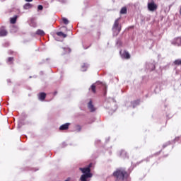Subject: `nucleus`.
<instances>
[{"instance_id":"obj_10","label":"nucleus","mask_w":181,"mask_h":181,"mask_svg":"<svg viewBox=\"0 0 181 181\" xmlns=\"http://www.w3.org/2000/svg\"><path fill=\"white\" fill-rule=\"evenodd\" d=\"M38 98L40 101H44L45 98H46V94L45 93H40L38 95Z\"/></svg>"},{"instance_id":"obj_30","label":"nucleus","mask_w":181,"mask_h":181,"mask_svg":"<svg viewBox=\"0 0 181 181\" xmlns=\"http://www.w3.org/2000/svg\"><path fill=\"white\" fill-rule=\"evenodd\" d=\"M30 26H33L34 28L36 26V24H32V23H30Z\"/></svg>"},{"instance_id":"obj_21","label":"nucleus","mask_w":181,"mask_h":181,"mask_svg":"<svg viewBox=\"0 0 181 181\" xmlns=\"http://www.w3.org/2000/svg\"><path fill=\"white\" fill-rule=\"evenodd\" d=\"M63 49H64L65 53H70V52H71V49L69 47H64Z\"/></svg>"},{"instance_id":"obj_6","label":"nucleus","mask_w":181,"mask_h":181,"mask_svg":"<svg viewBox=\"0 0 181 181\" xmlns=\"http://www.w3.org/2000/svg\"><path fill=\"white\" fill-rule=\"evenodd\" d=\"M172 45H174V46H181V38L177 37L174 39L172 42Z\"/></svg>"},{"instance_id":"obj_1","label":"nucleus","mask_w":181,"mask_h":181,"mask_svg":"<svg viewBox=\"0 0 181 181\" xmlns=\"http://www.w3.org/2000/svg\"><path fill=\"white\" fill-rule=\"evenodd\" d=\"M113 176L117 181H127V179H128V173L124 168L117 169L113 173Z\"/></svg>"},{"instance_id":"obj_16","label":"nucleus","mask_w":181,"mask_h":181,"mask_svg":"<svg viewBox=\"0 0 181 181\" xmlns=\"http://www.w3.org/2000/svg\"><path fill=\"white\" fill-rule=\"evenodd\" d=\"M24 9H30V8H32V4H30V3H27L23 6Z\"/></svg>"},{"instance_id":"obj_27","label":"nucleus","mask_w":181,"mask_h":181,"mask_svg":"<svg viewBox=\"0 0 181 181\" xmlns=\"http://www.w3.org/2000/svg\"><path fill=\"white\" fill-rule=\"evenodd\" d=\"M77 129L78 132H80L81 131V127L77 126V129Z\"/></svg>"},{"instance_id":"obj_33","label":"nucleus","mask_w":181,"mask_h":181,"mask_svg":"<svg viewBox=\"0 0 181 181\" xmlns=\"http://www.w3.org/2000/svg\"><path fill=\"white\" fill-rule=\"evenodd\" d=\"M62 145H64V146H66V143H63Z\"/></svg>"},{"instance_id":"obj_17","label":"nucleus","mask_w":181,"mask_h":181,"mask_svg":"<svg viewBox=\"0 0 181 181\" xmlns=\"http://www.w3.org/2000/svg\"><path fill=\"white\" fill-rule=\"evenodd\" d=\"M127 13V7H122L120 10L121 15H125Z\"/></svg>"},{"instance_id":"obj_11","label":"nucleus","mask_w":181,"mask_h":181,"mask_svg":"<svg viewBox=\"0 0 181 181\" xmlns=\"http://www.w3.org/2000/svg\"><path fill=\"white\" fill-rule=\"evenodd\" d=\"M146 69H148V70L152 71L155 69V65L153 64H146Z\"/></svg>"},{"instance_id":"obj_7","label":"nucleus","mask_w":181,"mask_h":181,"mask_svg":"<svg viewBox=\"0 0 181 181\" xmlns=\"http://www.w3.org/2000/svg\"><path fill=\"white\" fill-rule=\"evenodd\" d=\"M88 108L90 111V112H94L95 111V108L94 107V105H93V101L90 100L88 103Z\"/></svg>"},{"instance_id":"obj_24","label":"nucleus","mask_w":181,"mask_h":181,"mask_svg":"<svg viewBox=\"0 0 181 181\" xmlns=\"http://www.w3.org/2000/svg\"><path fill=\"white\" fill-rule=\"evenodd\" d=\"M90 88L92 90V91L93 93H95V84H93L91 86H90Z\"/></svg>"},{"instance_id":"obj_4","label":"nucleus","mask_w":181,"mask_h":181,"mask_svg":"<svg viewBox=\"0 0 181 181\" xmlns=\"http://www.w3.org/2000/svg\"><path fill=\"white\" fill-rule=\"evenodd\" d=\"M148 9L150 12H155L158 9V5L154 1L148 3Z\"/></svg>"},{"instance_id":"obj_32","label":"nucleus","mask_w":181,"mask_h":181,"mask_svg":"<svg viewBox=\"0 0 181 181\" xmlns=\"http://www.w3.org/2000/svg\"><path fill=\"white\" fill-rule=\"evenodd\" d=\"M179 139V137L175 138V141H177Z\"/></svg>"},{"instance_id":"obj_23","label":"nucleus","mask_w":181,"mask_h":181,"mask_svg":"<svg viewBox=\"0 0 181 181\" xmlns=\"http://www.w3.org/2000/svg\"><path fill=\"white\" fill-rule=\"evenodd\" d=\"M62 21L65 25H69V20H67V18H63Z\"/></svg>"},{"instance_id":"obj_2","label":"nucleus","mask_w":181,"mask_h":181,"mask_svg":"<svg viewBox=\"0 0 181 181\" xmlns=\"http://www.w3.org/2000/svg\"><path fill=\"white\" fill-rule=\"evenodd\" d=\"M93 166V163H90L88 167L86 168H80L79 170L83 173L81 176V181H90L88 180V177H93V174H91V169L90 168Z\"/></svg>"},{"instance_id":"obj_36","label":"nucleus","mask_w":181,"mask_h":181,"mask_svg":"<svg viewBox=\"0 0 181 181\" xmlns=\"http://www.w3.org/2000/svg\"><path fill=\"white\" fill-rule=\"evenodd\" d=\"M97 142H100V140L96 141H95V144H97Z\"/></svg>"},{"instance_id":"obj_37","label":"nucleus","mask_w":181,"mask_h":181,"mask_svg":"<svg viewBox=\"0 0 181 181\" xmlns=\"http://www.w3.org/2000/svg\"><path fill=\"white\" fill-rule=\"evenodd\" d=\"M9 83V80L7 81Z\"/></svg>"},{"instance_id":"obj_18","label":"nucleus","mask_w":181,"mask_h":181,"mask_svg":"<svg viewBox=\"0 0 181 181\" xmlns=\"http://www.w3.org/2000/svg\"><path fill=\"white\" fill-rule=\"evenodd\" d=\"M132 105L133 108H135L136 105H139V100H135L134 102H132Z\"/></svg>"},{"instance_id":"obj_22","label":"nucleus","mask_w":181,"mask_h":181,"mask_svg":"<svg viewBox=\"0 0 181 181\" xmlns=\"http://www.w3.org/2000/svg\"><path fill=\"white\" fill-rule=\"evenodd\" d=\"M12 62H13V57H8L7 59V63H10V64H12Z\"/></svg>"},{"instance_id":"obj_3","label":"nucleus","mask_w":181,"mask_h":181,"mask_svg":"<svg viewBox=\"0 0 181 181\" xmlns=\"http://www.w3.org/2000/svg\"><path fill=\"white\" fill-rule=\"evenodd\" d=\"M119 18H117L115 20L112 27V31L114 35H118V33L121 32V27H119Z\"/></svg>"},{"instance_id":"obj_35","label":"nucleus","mask_w":181,"mask_h":181,"mask_svg":"<svg viewBox=\"0 0 181 181\" xmlns=\"http://www.w3.org/2000/svg\"><path fill=\"white\" fill-rule=\"evenodd\" d=\"M96 84H101V83H100V82H97V83H96Z\"/></svg>"},{"instance_id":"obj_29","label":"nucleus","mask_w":181,"mask_h":181,"mask_svg":"<svg viewBox=\"0 0 181 181\" xmlns=\"http://www.w3.org/2000/svg\"><path fill=\"white\" fill-rule=\"evenodd\" d=\"M167 145H170V142L167 143ZM167 145L164 144V145L163 146V148H166V146H167Z\"/></svg>"},{"instance_id":"obj_5","label":"nucleus","mask_w":181,"mask_h":181,"mask_svg":"<svg viewBox=\"0 0 181 181\" xmlns=\"http://www.w3.org/2000/svg\"><path fill=\"white\" fill-rule=\"evenodd\" d=\"M120 55L122 59H129L131 57L129 53L127 51H120Z\"/></svg>"},{"instance_id":"obj_14","label":"nucleus","mask_w":181,"mask_h":181,"mask_svg":"<svg viewBox=\"0 0 181 181\" xmlns=\"http://www.w3.org/2000/svg\"><path fill=\"white\" fill-rule=\"evenodd\" d=\"M57 36L62 37H67V34H64L63 32H57Z\"/></svg>"},{"instance_id":"obj_19","label":"nucleus","mask_w":181,"mask_h":181,"mask_svg":"<svg viewBox=\"0 0 181 181\" xmlns=\"http://www.w3.org/2000/svg\"><path fill=\"white\" fill-rule=\"evenodd\" d=\"M87 67H88V65L83 64V65L81 66V71H87Z\"/></svg>"},{"instance_id":"obj_20","label":"nucleus","mask_w":181,"mask_h":181,"mask_svg":"<svg viewBox=\"0 0 181 181\" xmlns=\"http://www.w3.org/2000/svg\"><path fill=\"white\" fill-rule=\"evenodd\" d=\"M120 156H122V158H127V152H125V151H122L120 153Z\"/></svg>"},{"instance_id":"obj_31","label":"nucleus","mask_w":181,"mask_h":181,"mask_svg":"<svg viewBox=\"0 0 181 181\" xmlns=\"http://www.w3.org/2000/svg\"><path fill=\"white\" fill-rule=\"evenodd\" d=\"M33 0H25L26 2H32Z\"/></svg>"},{"instance_id":"obj_8","label":"nucleus","mask_w":181,"mask_h":181,"mask_svg":"<svg viewBox=\"0 0 181 181\" xmlns=\"http://www.w3.org/2000/svg\"><path fill=\"white\" fill-rule=\"evenodd\" d=\"M70 127V123H65L59 127V131H67Z\"/></svg>"},{"instance_id":"obj_12","label":"nucleus","mask_w":181,"mask_h":181,"mask_svg":"<svg viewBox=\"0 0 181 181\" xmlns=\"http://www.w3.org/2000/svg\"><path fill=\"white\" fill-rule=\"evenodd\" d=\"M16 19H18V16H14L13 18H11L10 19L11 23H12L13 25L16 23Z\"/></svg>"},{"instance_id":"obj_9","label":"nucleus","mask_w":181,"mask_h":181,"mask_svg":"<svg viewBox=\"0 0 181 181\" xmlns=\"http://www.w3.org/2000/svg\"><path fill=\"white\" fill-rule=\"evenodd\" d=\"M6 35H8V31L5 28H0V36L4 37L6 36Z\"/></svg>"},{"instance_id":"obj_34","label":"nucleus","mask_w":181,"mask_h":181,"mask_svg":"<svg viewBox=\"0 0 181 181\" xmlns=\"http://www.w3.org/2000/svg\"><path fill=\"white\" fill-rule=\"evenodd\" d=\"M180 15H181V7H180Z\"/></svg>"},{"instance_id":"obj_25","label":"nucleus","mask_w":181,"mask_h":181,"mask_svg":"<svg viewBox=\"0 0 181 181\" xmlns=\"http://www.w3.org/2000/svg\"><path fill=\"white\" fill-rule=\"evenodd\" d=\"M37 9H38V11H42V10L43 9V6L39 5V6H37Z\"/></svg>"},{"instance_id":"obj_15","label":"nucleus","mask_w":181,"mask_h":181,"mask_svg":"<svg viewBox=\"0 0 181 181\" xmlns=\"http://www.w3.org/2000/svg\"><path fill=\"white\" fill-rule=\"evenodd\" d=\"M174 66H181V59H176L173 62Z\"/></svg>"},{"instance_id":"obj_28","label":"nucleus","mask_w":181,"mask_h":181,"mask_svg":"<svg viewBox=\"0 0 181 181\" xmlns=\"http://www.w3.org/2000/svg\"><path fill=\"white\" fill-rule=\"evenodd\" d=\"M59 1L62 4H64L66 2V0H59Z\"/></svg>"},{"instance_id":"obj_13","label":"nucleus","mask_w":181,"mask_h":181,"mask_svg":"<svg viewBox=\"0 0 181 181\" xmlns=\"http://www.w3.org/2000/svg\"><path fill=\"white\" fill-rule=\"evenodd\" d=\"M36 35H38L39 36H45V31H43V30H37L36 31Z\"/></svg>"},{"instance_id":"obj_26","label":"nucleus","mask_w":181,"mask_h":181,"mask_svg":"<svg viewBox=\"0 0 181 181\" xmlns=\"http://www.w3.org/2000/svg\"><path fill=\"white\" fill-rule=\"evenodd\" d=\"M17 29H18V28H15V27H12L11 31V32H16Z\"/></svg>"}]
</instances>
